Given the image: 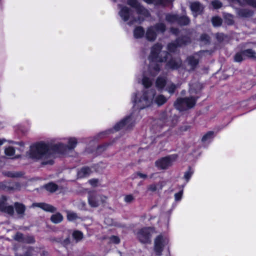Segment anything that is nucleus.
I'll list each match as a JSON object with an SVG mask.
<instances>
[{
    "instance_id": "nucleus-1",
    "label": "nucleus",
    "mask_w": 256,
    "mask_h": 256,
    "mask_svg": "<svg viewBox=\"0 0 256 256\" xmlns=\"http://www.w3.org/2000/svg\"><path fill=\"white\" fill-rule=\"evenodd\" d=\"M29 156L30 158L40 160L44 165L54 164V156L50 150L48 146L42 142L34 144L30 148Z\"/></svg>"
},
{
    "instance_id": "nucleus-2",
    "label": "nucleus",
    "mask_w": 256,
    "mask_h": 256,
    "mask_svg": "<svg viewBox=\"0 0 256 256\" xmlns=\"http://www.w3.org/2000/svg\"><path fill=\"white\" fill-rule=\"evenodd\" d=\"M161 49L162 46L160 44L155 45L152 49L150 56L149 72L152 76L156 75L160 70V66L158 62L166 60L168 56L166 52H161Z\"/></svg>"
},
{
    "instance_id": "nucleus-3",
    "label": "nucleus",
    "mask_w": 256,
    "mask_h": 256,
    "mask_svg": "<svg viewBox=\"0 0 256 256\" xmlns=\"http://www.w3.org/2000/svg\"><path fill=\"white\" fill-rule=\"evenodd\" d=\"M197 99V97L194 96L180 98L174 102V106L180 111L187 110L195 106Z\"/></svg>"
},
{
    "instance_id": "nucleus-4",
    "label": "nucleus",
    "mask_w": 256,
    "mask_h": 256,
    "mask_svg": "<svg viewBox=\"0 0 256 256\" xmlns=\"http://www.w3.org/2000/svg\"><path fill=\"white\" fill-rule=\"evenodd\" d=\"M156 232V231L153 228H144L138 232L137 237L140 242L150 244L152 237Z\"/></svg>"
},
{
    "instance_id": "nucleus-5",
    "label": "nucleus",
    "mask_w": 256,
    "mask_h": 256,
    "mask_svg": "<svg viewBox=\"0 0 256 256\" xmlns=\"http://www.w3.org/2000/svg\"><path fill=\"white\" fill-rule=\"evenodd\" d=\"M168 240L164 236L160 234L154 240V251L156 254L160 256L164 246L168 244Z\"/></svg>"
},
{
    "instance_id": "nucleus-6",
    "label": "nucleus",
    "mask_w": 256,
    "mask_h": 256,
    "mask_svg": "<svg viewBox=\"0 0 256 256\" xmlns=\"http://www.w3.org/2000/svg\"><path fill=\"white\" fill-rule=\"evenodd\" d=\"M107 198L104 195L92 192L88 195V202L90 206L96 208L106 202Z\"/></svg>"
},
{
    "instance_id": "nucleus-7",
    "label": "nucleus",
    "mask_w": 256,
    "mask_h": 256,
    "mask_svg": "<svg viewBox=\"0 0 256 256\" xmlns=\"http://www.w3.org/2000/svg\"><path fill=\"white\" fill-rule=\"evenodd\" d=\"M154 94L152 91H148L144 93L142 98L138 102L140 108H144L151 104L154 98Z\"/></svg>"
},
{
    "instance_id": "nucleus-8",
    "label": "nucleus",
    "mask_w": 256,
    "mask_h": 256,
    "mask_svg": "<svg viewBox=\"0 0 256 256\" xmlns=\"http://www.w3.org/2000/svg\"><path fill=\"white\" fill-rule=\"evenodd\" d=\"M7 198L4 196L0 198V211L6 213L10 216L14 214L13 206L8 205L6 203Z\"/></svg>"
},
{
    "instance_id": "nucleus-9",
    "label": "nucleus",
    "mask_w": 256,
    "mask_h": 256,
    "mask_svg": "<svg viewBox=\"0 0 256 256\" xmlns=\"http://www.w3.org/2000/svg\"><path fill=\"white\" fill-rule=\"evenodd\" d=\"M174 156L163 158L156 162V166L161 169H166L172 166V162L176 160Z\"/></svg>"
},
{
    "instance_id": "nucleus-10",
    "label": "nucleus",
    "mask_w": 256,
    "mask_h": 256,
    "mask_svg": "<svg viewBox=\"0 0 256 256\" xmlns=\"http://www.w3.org/2000/svg\"><path fill=\"white\" fill-rule=\"evenodd\" d=\"M165 26L162 24H158L156 28H150L146 34V38L148 40H154L156 38V30L163 32Z\"/></svg>"
},
{
    "instance_id": "nucleus-11",
    "label": "nucleus",
    "mask_w": 256,
    "mask_h": 256,
    "mask_svg": "<svg viewBox=\"0 0 256 256\" xmlns=\"http://www.w3.org/2000/svg\"><path fill=\"white\" fill-rule=\"evenodd\" d=\"M198 60L196 56H190L185 62V68L188 71L193 70L198 66Z\"/></svg>"
},
{
    "instance_id": "nucleus-12",
    "label": "nucleus",
    "mask_w": 256,
    "mask_h": 256,
    "mask_svg": "<svg viewBox=\"0 0 256 256\" xmlns=\"http://www.w3.org/2000/svg\"><path fill=\"white\" fill-rule=\"evenodd\" d=\"M204 6L198 2H194L190 4V9L194 16H196L202 13Z\"/></svg>"
},
{
    "instance_id": "nucleus-13",
    "label": "nucleus",
    "mask_w": 256,
    "mask_h": 256,
    "mask_svg": "<svg viewBox=\"0 0 256 256\" xmlns=\"http://www.w3.org/2000/svg\"><path fill=\"white\" fill-rule=\"evenodd\" d=\"M166 182L164 181H160L158 183H153L148 185L147 187L148 191L154 192L162 190Z\"/></svg>"
},
{
    "instance_id": "nucleus-14",
    "label": "nucleus",
    "mask_w": 256,
    "mask_h": 256,
    "mask_svg": "<svg viewBox=\"0 0 256 256\" xmlns=\"http://www.w3.org/2000/svg\"><path fill=\"white\" fill-rule=\"evenodd\" d=\"M14 206L17 214L20 218H23L24 216L26 206L24 204L19 202H15Z\"/></svg>"
},
{
    "instance_id": "nucleus-15",
    "label": "nucleus",
    "mask_w": 256,
    "mask_h": 256,
    "mask_svg": "<svg viewBox=\"0 0 256 256\" xmlns=\"http://www.w3.org/2000/svg\"><path fill=\"white\" fill-rule=\"evenodd\" d=\"M128 4L136 8L138 13L146 15L148 12L144 8L142 7L138 2L136 0H129Z\"/></svg>"
},
{
    "instance_id": "nucleus-16",
    "label": "nucleus",
    "mask_w": 256,
    "mask_h": 256,
    "mask_svg": "<svg viewBox=\"0 0 256 256\" xmlns=\"http://www.w3.org/2000/svg\"><path fill=\"white\" fill-rule=\"evenodd\" d=\"M78 143V141L76 138H70L68 139V144L66 146H64L63 144H60V146L62 148H64L66 150H72L74 149Z\"/></svg>"
},
{
    "instance_id": "nucleus-17",
    "label": "nucleus",
    "mask_w": 256,
    "mask_h": 256,
    "mask_svg": "<svg viewBox=\"0 0 256 256\" xmlns=\"http://www.w3.org/2000/svg\"><path fill=\"white\" fill-rule=\"evenodd\" d=\"M184 44L185 42H184L183 40H178L170 44L168 46V50L170 52H174L178 46H180Z\"/></svg>"
},
{
    "instance_id": "nucleus-18",
    "label": "nucleus",
    "mask_w": 256,
    "mask_h": 256,
    "mask_svg": "<svg viewBox=\"0 0 256 256\" xmlns=\"http://www.w3.org/2000/svg\"><path fill=\"white\" fill-rule=\"evenodd\" d=\"M36 206L39 207L42 209L48 212H54L56 208L51 205L45 203H36L34 204Z\"/></svg>"
},
{
    "instance_id": "nucleus-19",
    "label": "nucleus",
    "mask_w": 256,
    "mask_h": 256,
    "mask_svg": "<svg viewBox=\"0 0 256 256\" xmlns=\"http://www.w3.org/2000/svg\"><path fill=\"white\" fill-rule=\"evenodd\" d=\"M92 170L89 168L84 167L78 172V176L79 178H83L89 176Z\"/></svg>"
},
{
    "instance_id": "nucleus-20",
    "label": "nucleus",
    "mask_w": 256,
    "mask_h": 256,
    "mask_svg": "<svg viewBox=\"0 0 256 256\" xmlns=\"http://www.w3.org/2000/svg\"><path fill=\"white\" fill-rule=\"evenodd\" d=\"M182 64V60L180 59L172 60L168 64V66L172 68H177Z\"/></svg>"
},
{
    "instance_id": "nucleus-21",
    "label": "nucleus",
    "mask_w": 256,
    "mask_h": 256,
    "mask_svg": "<svg viewBox=\"0 0 256 256\" xmlns=\"http://www.w3.org/2000/svg\"><path fill=\"white\" fill-rule=\"evenodd\" d=\"M243 54L246 58L256 59V50L254 49L250 48L244 50Z\"/></svg>"
},
{
    "instance_id": "nucleus-22",
    "label": "nucleus",
    "mask_w": 256,
    "mask_h": 256,
    "mask_svg": "<svg viewBox=\"0 0 256 256\" xmlns=\"http://www.w3.org/2000/svg\"><path fill=\"white\" fill-rule=\"evenodd\" d=\"M50 220L54 224H58L62 221L63 216L60 213H56L51 216Z\"/></svg>"
},
{
    "instance_id": "nucleus-23",
    "label": "nucleus",
    "mask_w": 256,
    "mask_h": 256,
    "mask_svg": "<svg viewBox=\"0 0 256 256\" xmlns=\"http://www.w3.org/2000/svg\"><path fill=\"white\" fill-rule=\"evenodd\" d=\"M120 16L124 20H126L129 18L130 12L128 9L126 7L122 8L120 12Z\"/></svg>"
},
{
    "instance_id": "nucleus-24",
    "label": "nucleus",
    "mask_w": 256,
    "mask_h": 256,
    "mask_svg": "<svg viewBox=\"0 0 256 256\" xmlns=\"http://www.w3.org/2000/svg\"><path fill=\"white\" fill-rule=\"evenodd\" d=\"M44 187L46 190L50 192H56L58 188V186L56 184L52 182H50L45 185Z\"/></svg>"
},
{
    "instance_id": "nucleus-25",
    "label": "nucleus",
    "mask_w": 256,
    "mask_h": 256,
    "mask_svg": "<svg viewBox=\"0 0 256 256\" xmlns=\"http://www.w3.org/2000/svg\"><path fill=\"white\" fill-rule=\"evenodd\" d=\"M66 216L69 221H74L78 218L76 213L71 211L66 212Z\"/></svg>"
},
{
    "instance_id": "nucleus-26",
    "label": "nucleus",
    "mask_w": 256,
    "mask_h": 256,
    "mask_svg": "<svg viewBox=\"0 0 256 256\" xmlns=\"http://www.w3.org/2000/svg\"><path fill=\"white\" fill-rule=\"evenodd\" d=\"M154 102L158 106H160L166 102V99L164 96L160 95L156 98Z\"/></svg>"
},
{
    "instance_id": "nucleus-27",
    "label": "nucleus",
    "mask_w": 256,
    "mask_h": 256,
    "mask_svg": "<svg viewBox=\"0 0 256 256\" xmlns=\"http://www.w3.org/2000/svg\"><path fill=\"white\" fill-rule=\"evenodd\" d=\"M73 238L76 242H78L82 240L84 237L83 234L78 230H74L72 234Z\"/></svg>"
},
{
    "instance_id": "nucleus-28",
    "label": "nucleus",
    "mask_w": 256,
    "mask_h": 256,
    "mask_svg": "<svg viewBox=\"0 0 256 256\" xmlns=\"http://www.w3.org/2000/svg\"><path fill=\"white\" fill-rule=\"evenodd\" d=\"M144 34V30L142 28H138L134 31V36L136 38L142 37Z\"/></svg>"
},
{
    "instance_id": "nucleus-29",
    "label": "nucleus",
    "mask_w": 256,
    "mask_h": 256,
    "mask_svg": "<svg viewBox=\"0 0 256 256\" xmlns=\"http://www.w3.org/2000/svg\"><path fill=\"white\" fill-rule=\"evenodd\" d=\"M166 84V80L164 78H158L156 82V86L158 88H162Z\"/></svg>"
},
{
    "instance_id": "nucleus-30",
    "label": "nucleus",
    "mask_w": 256,
    "mask_h": 256,
    "mask_svg": "<svg viewBox=\"0 0 256 256\" xmlns=\"http://www.w3.org/2000/svg\"><path fill=\"white\" fill-rule=\"evenodd\" d=\"M246 58V56L243 54V51L236 54L234 57V61L236 62H241Z\"/></svg>"
},
{
    "instance_id": "nucleus-31",
    "label": "nucleus",
    "mask_w": 256,
    "mask_h": 256,
    "mask_svg": "<svg viewBox=\"0 0 256 256\" xmlns=\"http://www.w3.org/2000/svg\"><path fill=\"white\" fill-rule=\"evenodd\" d=\"M104 222L108 226H112L116 225V222L114 220L110 217L106 218L104 219Z\"/></svg>"
},
{
    "instance_id": "nucleus-32",
    "label": "nucleus",
    "mask_w": 256,
    "mask_h": 256,
    "mask_svg": "<svg viewBox=\"0 0 256 256\" xmlns=\"http://www.w3.org/2000/svg\"><path fill=\"white\" fill-rule=\"evenodd\" d=\"M15 153V150L14 148L10 146L5 150V154L8 156H12Z\"/></svg>"
},
{
    "instance_id": "nucleus-33",
    "label": "nucleus",
    "mask_w": 256,
    "mask_h": 256,
    "mask_svg": "<svg viewBox=\"0 0 256 256\" xmlns=\"http://www.w3.org/2000/svg\"><path fill=\"white\" fill-rule=\"evenodd\" d=\"M212 21L213 26H220L222 22V19L218 17L213 18Z\"/></svg>"
},
{
    "instance_id": "nucleus-34",
    "label": "nucleus",
    "mask_w": 256,
    "mask_h": 256,
    "mask_svg": "<svg viewBox=\"0 0 256 256\" xmlns=\"http://www.w3.org/2000/svg\"><path fill=\"white\" fill-rule=\"evenodd\" d=\"M240 15L244 17H248L252 15V12L246 10H242L239 12Z\"/></svg>"
},
{
    "instance_id": "nucleus-35",
    "label": "nucleus",
    "mask_w": 256,
    "mask_h": 256,
    "mask_svg": "<svg viewBox=\"0 0 256 256\" xmlns=\"http://www.w3.org/2000/svg\"><path fill=\"white\" fill-rule=\"evenodd\" d=\"M176 88V86L173 84L168 83L166 90L170 93H173Z\"/></svg>"
},
{
    "instance_id": "nucleus-36",
    "label": "nucleus",
    "mask_w": 256,
    "mask_h": 256,
    "mask_svg": "<svg viewBox=\"0 0 256 256\" xmlns=\"http://www.w3.org/2000/svg\"><path fill=\"white\" fill-rule=\"evenodd\" d=\"M134 196L132 195H126L124 198V201L127 204H130L134 200Z\"/></svg>"
},
{
    "instance_id": "nucleus-37",
    "label": "nucleus",
    "mask_w": 256,
    "mask_h": 256,
    "mask_svg": "<svg viewBox=\"0 0 256 256\" xmlns=\"http://www.w3.org/2000/svg\"><path fill=\"white\" fill-rule=\"evenodd\" d=\"M142 84L146 88L150 86L152 84V82L148 78L144 76L142 79Z\"/></svg>"
},
{
    "instance_id": "nucleus-38",
    "label": "nucleus",
    "mask_w": 256,
    "mask_h": 256,
    "mask_svg": "<svg viewBox=\"0 0 256 256\" xmlns=\"http://www.w3.org/2000/svg\"><path fill=\"white\" fill-rule=\"evenodd\" d=\"M5 174L10 178H17L19 177L20 176V174L19 173L17 172H8L5 173Z\"/></svg>"
},
{
    "instance_id": "nucleus-39",
    "label": "nucleus",
    "mask_w": 256,
    "mask_h": 256,
    "mask_svg": "<svg viewBox=\"0 0 256 256\" xmlns=\"http://www.w3.org/2000/svg\"><path fill=\"white\" fill-rule=\"evenodd\" d=\"M190 22L189 19L187 17L181 18L178 20V23L180 24L186 25Z\"/></svg>"
},
{
    "instance_id": "nucleus-40",
    "label": "nucleus",
    "mask_w": 256,
    "mask_h": 256,
    "mask_svg": "<svg viewBox=\"0 0 256 256\" xmlns=\"http://www.w3.org/2000/svg\"><path fill=\"white\" fill-rule=\"evenodd\" d=\"M24 237L20 233L18 232L14 236V239L18 242H24Z\"/></svg>"
},
{
    "instance_id": "nucleus-41",
    "label": "nucleus",
    "mask_w": 256,
    "mask_h": 256,
    "mask_svg": "<svg viewBox=\"0 0 256 256\" xmlns=\"http://www.w3.org/2000/svg\"><path fill=\"white\" fill-rule=\"evenodd\" d=\"M212 4L214 8H220L222 6V4L218 0H214L212 2Z\"/></svg>"
},
{
    "instance_id": "nucleus-42",
    "label": "nucleus",
    "mask_w": 256,
    "mask_h": 256,
    "mask_svg": "<svg viewBox=\"0 0 256 256\" xmlns=\"http://www.w3.org/2000/svg\"><path fill=\"white\" fill-rule=\"evenodd\" d=\"M166 19L168 22H173L177 20V17L175 15L168 14L166 16Z\"/></svg>"
},
{
    "instance_id": "nucleus-43",
    "label": "nucleus",
    "mask_w": 256,
    "mask_h": 256,
    "mask_svg": "<svg viewBox=\"0 0 256 256\" xmlns=\"http://www.w3.org/2000/svg\"><path fill=\"white\" fill-rule=\"evenodd\" d=\"M193 172L191 171L190 170H189L185 172L184 177L186 180V182H188Z\"/></svg>"
},
{
    "instance_id": "nucleus-44",
    "label": "nucleus",
    "mask_w": 256,
    "mask_h": 256,
    "mask_svg": "<svg viewBox=\"0 0 256 256\" xmlns=\"http://www.w3.org/2000/svg\"><path fill=\"white\" fill-rule=\"evenodd\" d=\"M212 135H213L212 132H208V133L206 134L202 138V141L205 142L206 140H208V138H210L212 137Z\"/></svg>"
},
{
    "instance_id": "nucleus-45",
    "label": "nucleus",
    "mask_w": 256,
    "mask_h": 256,
    "mask_svg": "<svg viewBox=\"0 0 256 256\" xmlns=\"http://www.w3.org/2000/svg\"><path fill=\"white\" fill-rule=\"evenodd\" d=\"M34 242V238L32 236H27L24 237V242L26 243H32Z\"/></svg>"
},
{
    "instance_id": "nucleus-46",
    "label": "nucleus",
    "mask_w": 256,
    "mask_h": 256,
    "mask_svg": "<svg viewBox=\"0 0 256 256\" xmlns=\"http://www.w3.org/2000/svg\"><path fill=\"white\" fill-rule=\"evenodd\" d=\"M89 183L92 186L96 187L98 186V179H92L89 180Z\"/></svg>"
},
{
    "instance_id": "nucleus-47",
    "label": "nucleus",
    "mask_w": 256,
    "mask_h": 256,
    "mask_svg": "<svg viewBox=\"0 0 256 256\" xmlns=\"http://www.w3.org/2000/svg\"><path fill=\"white\" fill-rule=\"evenodd\" d=\"M127 120V119L126 120H125L123 121H122L120 122H119L118 124L116 126H115V128L116 130H118L119 129H120L121 128H122V126H124L125 124V122Z\"/></svg>"
},
{
    "instance_id": "nucleus-48",
    "label": "nucleus",
    "mask_w": 256,
    "mask_h": 256,
    "mask_svg": "<svg viewBox=\"0 0 256 256\" xmlns=\"http://www.w3.org/2000/svg\"><path fill=\"white\" fill-rule=\"evenodd\" d=\"M182 190L178 192V193H176L175 194H174V198H175V200H180L182 196Z\"/></svg>"
},
{
    "instance_id": "nucleus-49",
    "label": "nucleus",
    "mask_w": 256,
    "mask_h": 256,
    "mask_svg": "<svg viewBox=\"0 0 256 256\" xmlns=\"http://www.w3.org/2000/svg\"><path fill=\"white\" fill-rule=\"evenodd\" d=\"M136 174L138 176L139 178H142V179H146L148 178V176L146 174H142L140 172H136Z\"/></svg>"
},
{
    "instance_id": "nucleus-50",
    "label": "nucleus",
    "mask_w": 256,
    "mask_h": 256,
    "mask_svg": "<svg viewBox=\"0 0 256 256\" xmlns=\"http://www.w3.org/2000/svg\"><path fill=\"white\" fill-rule=\"evenodd\" d=\"M34 250L32 248H30L26 252L24 256H32V255H34Z\"/></svg>"
},
{
    "instance_id": "nucleus-51",
    "label": "nucleus",
    "mask_w": 256,
    "mask_h": 256,
    "mask_svg": "<svg viewBox=\"0 0 256 256\" xmlns=\"http://www.w3.org/2000/svg\"><path fill=\"white\" fill-rule=\"evenodd\" d=\"M247 4L256 8V2L254 0H244Z\"/></svg>"
},
{
    "instance_id": "nucleus-52",
    "label": "nucleus",
    "mask_w": 256,
    "mask_h": 256,
    "mask_svg": "<svg viewBox=\"0 0 256 256\" xmlns=\"http://www.w3.org/2000/svg\"><path fill=\"white\" fill-rule=\"evenodd\" d=\"M110 239L112 242L116 244H118L120 242V239L117 236H112L111 237Z\"/></svg>"
},
{
    "instance_id": "nucleus-53",
    "label": "nucleus",
    "mask_w": 256,
    "mask_h": 256,
    "mask_svg": "<svg viewBox=\"0 0 256 256\" xmlns=\"http://www.w3.org/2000/svg\"><path fill=\"white\" fill-rule=\"evenodd\" d=\"M175 124H176V122H172V123H171L170 121H168V122H167V124H167L168 126H174V125H175Z\"/></svg>"
},
{
    "instance_id": "nucleus-54",
    "label": "nucleus",
    "mask_w": 256,
    "mask_h": 256,
    "mask_svg": "<svg viewBox=\"0 0 256 256\" xmlns=\"http://www.w3.org/2000/svg\"><path fill=\"white\" fill-rule=\"evenodd\" d=\"M6 141L4 139L0 138V146H2Z\"/></svg>"
},
{
    "instance_id": "nucleus-55",
    "label": "nucleus",
    "mask_w": 256,
    "mask_h": 256,
    "mask_svg": "<svg viewBox=\"0 0 256 256\" xmlns=\"http://www.w3.org/2000/svg\"><path fill=\"white\" fill-rule=\"evenodd\" d=\"M148 3H151L152 2L153 0H144Z\"/></svg>"
},
{
    "instance_id": "nucleus-56",
    "label": "nucleus",
    "mask_w": 256,
    "mask_h": 256,
    "mask_svg": "<svg viewBox=\"0 0 256 256\" xmlns=\"http://www.w3.org/2000/svg\"><path fill=\"white\" fill-rule=\"evenodd\" d=\"M190 91L192 93L193 92H194V90H193V89L192 88H190Z\"/></svg>"
},
{
    "instance_id": "nucleus-57",
    "label": "nucleus",
    "mask_w": 256,
    "mask_h": 256,
    "mask_svg": "<svg viewBox=\"0 0 256 256\" xmlns=\"http://www.w3.org/2000/svg\"><path fill=\"white\" fill-rule=\"evenodd\" d=\"M2 183H0V188H2Z\"/></svg>"
},
{
    "instance_id": "nucleus-58",
    "label": "nucleus",
    "mask_w": 256,
    "mask_h": 256,
    "mask_svg": "<svg viewBox=\"0 0 256 256\" xmlns=\"http://www.w3.org/2000/svg\"><path fill=\"white\" fill-rule=\"evenodd\" d=\"M168 1L170 2H172L174 0H167Z\"/></svg>"
},
{
    "instance_id": "nucleus-59",
    "label": "nucleus",
    "mask_w": 256,
    "mask_h": 256,
    "mask_svg": "<svg viewBox=\"0 0 256 256\" xmlns=\"http://www.w3.org/2000/svg\"><path fill=\"white\" fill-rule=\"evenodd\" d=\"M20 188V186H18L16 188Z\"/></svg>"
},
{
    "instance_id": "nucleus-60",
    "label": "nucleus",
    "mask_w": 256,
    "mask_h": 256,
    "mask_svg": "<svg viewBox=\"0 0 256 256\" xmlns=\"http://www.w3.org/2000/svg\"><path fill=\"white\" fill-rule=\"evenodd\" d=\"M206 36V40H208V38H208V36Z\"/></svg>"
},
{
    "instance_id": "nucleus-61",
    "label": "nucleus",
    "mask_w": 256,
    "mask_h": 256,
    "mask_svg": "<svg viewBox=\"0 0 256 256\" xmlns=\"http://www.w3.org/2000/svg\"><path fill=\"white\" fill-rule=\"evenodd\" d=\"M173 33H174V34H176V32L174 31V32H173Z\"/></svg>"
},
{
    "instance_id": "nucleus-62",
    "label": "nucleus",
    "mask_w": 256,
    "mask_h": 256,
    "mask_svg": "<svg viewBox=\"0 0 256 256\" xmlns=\"http://www.w3.org/2000/svg\"><path fill=\"white\" fill-rule=\"evenodd\" d=\"M46 252H44V255L45 256Z\"/></svg>"
}]
</instances>
